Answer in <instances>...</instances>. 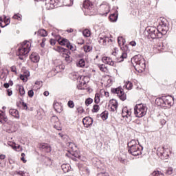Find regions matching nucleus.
Segmentation results:
<instances>
[{
	"label": "nucleus",
	"instance_id": "nucleus-1",
	"mask_svg": "<svg viewBox=\"0 0 176 176\" xmlns=\"http://www.w3.org/2000/svg\"><path fill=\"white\" fill-rule=\"evenodd\" d=\"M128 148L129 153L133 156H140L142 153V149H144V147L135 140H132L128 142Z\"/></svg>",
	"mask_w": 176,
	"mask_h": 176
},
{
	"label": "nucleus",
	"instance_id": "nucleus-2",
	"mask_svg": "<svg viewBox=\"0 0 176 176\" xmlns=\"http://www.w3.org/2000/svg\"><path fill=\"white\" fill-rule=\"evenodd\" d=\"M131 62L133 67H134L135 71H138V72H143V71H145V68H146L145 59H144L141 55L135 56L131 58Z\"/></svg>",
	"mask_w": 176,
	"mask_h": 176
},
{
	"label": "nucleus",
	"instance_id": "nucleus-3",
	"mask_svg": "<svg viewBox=\"0 0 176 176\" xmlns=\"http://www.w3.org/2000/svg\"><path fill=\"white\" fill-rule=\"evenodd\" d=\"M31 50V44L30 41H25L21 44V47H19L17 52L16 56H19L20 60H24V56H27L28 54L30 53Z\"/></svg>",
	"mask_w": 176,
	"mask_h": 176
},
{
	"label": "nucleus",
	"instance_id": "nucleus-4",
	"mask_svg": "<svg viewBox=\"0 0 176 176\" xmlns=\"http://www.w3.org/2000/svg\"><path fill=\"white\" fill-rule=\"evenodd\" d=\"M146 105L144 104H136L134 107V113L136 118H142L146 115Z\"/></svg>",
	"mask_w": 176,
	"mask_h": 176
},
{
	"label": "nucleus",
	"instance_id": "nucleus-5",
	"mask_svg": "<svg viewBox=\"0 0 176 176\" xmlns=\"http://www.w3.org/2000/svg\"><path fill=\"white\" fill-rule=\"evenodd\" d=\"M147 32L148 34V38H151V39H160L163 37V34H162L158 28L151 27L148 29Z\"/></svg>",
	"mask_w": 176,
	"mask_h": 176
},
{
	"label": "nucleus",
	"instance_id": "nucleus-6",
	"mask_svg": "<svg viewBox=\"0 0 176 176\" xmlns=\"http://www.w3.org/2000/svg\"><path fill=\"white\" fill-rule=\"evenodd\" d=\"M82 10L87 14L93 15L94 14V6L93 3L89 0H85L82 3Z\"/></svg>",
	"mask_w": 176,
	"mask_h": 176
},
{
	"label": "nucleus",
	"instance_id": "nucleus-7",
	"mask_svg": "<svg viewBox=\"0 0 176 176\" xmlns=\"http://www.w3.org/2000/svg\"><path fill=\"white\" fill-rule=\"evenodd\" d=\"M111 92L114 94H118L120 100H122V101H124L127 98L126 95L123 91V89L120 87L111 89Z\"/></svg>",
	"mask_w": 176,
	"mask_h": 176
},
{
	"label": "nucleus",
	"instance_id": "nucleus-8",
	"mask_svg": "<svg viewBox=\"0 0 176 176\" xmlns=\"http://www.w3.org/2000/svg\"><path fill=\"white\" fill-rule=\"evenodd\" d=\"M159 31L161 32L162 36L163 35H166L167 34V31H168V26L167 25V21H162L160 25L157 26Z\"/></svg>",
	"mask_w": 176,
	"mask_h": 176
},
{
	"label": "nucleus",
	"instance_id": "nucleus-9",
	"mask_svg": "<svg viewBox=\"0 0 176 176\" xmlns=\"http://www.w3.org/2000/svg\"><path fill=\"white\" fill-rule=\"evenodd\" d=\"M47 6H49V9H54V8H58L61 6V0H45Z\"/></svg>",
	"mask_w": 176,
	"mask_h": 176
},
{
	"label": "nucleus",
	"instance_id": "nucleus-10",
	"mask_svg": "<svg viewBox=\"0 0 176 176\" xmlns=\"http://www.w3.org/2000/svg\"><path fill=\"white\" fill-rule=\"evenodd\" d=\"M54 50H56V52H59V53H63V57H64V58H65V60L67 58H69V57H71L69 56V54H71V52H69V50L65 49V48H63L61 47H58L57 49H54Z\"/></svg>",
	"mask_w": 176,
	"mask_h": 176
},
{
	"label": "nucleus",
	"instance_id": "nucleus-11",
	"mask_svg": "<svg viewBox=\"0 0 176 176\" xmlns=\"http://www.w3.org/2000/svg\"><path fill=\"white\" fill-rule=\"evenodd\" d=\"M168 105V107H172L174 105V98L171 96L164 97V106Z\"/></svg>",
	"mask_w": 176,
	"mask_h": 176
},
{
	"label": "nucleus",
	"instance_id": "nucleus-12",
	"mask_svg": "<svg viewBox=\"0 0 176 176\" xmlns=\"http://www.w3.org/2000/svg\"><path fill=\"white\" fill-rule=\"evenodd\" d=\"M109 108L111 112H115L118 110V100L113 99L110 100Z\"/></svg>",
	"mask_w": 176,
	"mask_h": 176
},
{
	"label": "nucleus",
	"instance_id": "nucleus-13",
	"mask_svg": "<svg viewBox=\"0 0 176 176\" xmlns=\"http://www.w3.org/2000/svg\"><path fill=\"white\" fill-rule=\"evenodd\" d=\"M94 120H93L91 117H85L82 119V123L85 127H90V126H93V123Z\"/></svg>",
	"mask_w": 176,
	"mask_h": 176
},
{
	"label": "nucleus",
	"instance_id": "nucleus-14",
	"mask_svg": "<svg viewBox=\"0 0 176 176\" xmlns=\"http://www.w3.org/2000/svg\"><path fill=\"white\" fill-rule=\"evenodd\" d=\"M40 149L44 151L47 153H50L52 152V146L47 143H42L39 144Z\"/></svg>",
	"mask_w": 176,
	"mask_h": 176
},
{
	"label": "nucleus",
	"instance_id": "nucleus-15",
	"mask_svg": "<svg viewBox=\"0 0 176 176\" xmlns=\"http://www.w3.org/2000/svg\"><path fill=\"white\" fill-rule=\"evenodd\" d=\"M58 43L60 45L62 46H67L68 49H70V50H72L73 47L72 45H71V43L67 39V38H62L60 40H58Z\"/></svg>",
	"mask_w": 176,
	"mask_h": 176
},
{
	"label": "nucleus",
	"instance_id": "nucleus-16",
	"mask_svg": "<svg viewBox=\"0 0 176 176\" xmlns=\"http://www.w3.org/2000/svg\"><path fill=\"white\" fill-rule=\"evenodd\" d=\"M122 116L123 118H129V120H131V111L127 109V107H124L122 109Z\"/></svg>",
	"mask_w": 176,
	"mask_h": 176
},
{
	"label": "nucleus",
	"instance_id": "nucleus-17",
	"mask_svg": "<svg viewBox=\"0 0 176 176\" xmlns=\"http://www.w3.org/2000/svg\"><path fill=\"white\" fill-rule=\"evenodd\" d=\"M102 63L104 64H107L108 65H111V67H113L115 65V62L112 60V58L108 57V56H103L102 58Z\"/></svg>",
	"mask_w": 176,
	"mask_h": 176
},
{
	"label": "nucleus",
	"instance_id": "nucleus-18",
	"mask_svg": "<svg viewBox=\"0 0 176 176\" xmlns=\"http://www.w3.org/2000/svg\"><path fill=\"white\" fill-rule=\"evenodd\" d=\"M9 113L12 116H14L16 119H20V114H19V111L16 109H10L9 110Z\"/></svg>",
	"mask_w": 176,
	"mask_h": 176
},
{
	"label": "nucleus",
	"instance_id": "nucleus-19",
	"mask_svg": "<svg viewBox=\"0 0 176 176\" xmlns=\"http://www.w3.org/2000/svg\"><path fill=\"white\" fill-rule=\"evenodd\" d=\"M6 122H8V116H6V114L3 111H0V123L5 124Z\"/></svg>",
	"mask_w": 176,
	"mask_h": 176
},
{
	"label": "nucleus",
	"instance_id": "nucleus-20",
	"mask_svg": "<svg viewBox=\"0 0 176 176\" xmlns=\"http://www.w3.org/2000/svg\"><path fill=\"white\" fill-rule=\"evenodd\" d=\"M66 156H69V157H70V159H72V160H74V162H77L78 159H79V157H80V155H79V154H78V153H71L70 154H66Z\"/></svg>",
	"mask_w": 176,
	"mask_h": 176
},
{
	"label": "nucleus",
	"instance_id": "nucleus-21",
	"mask_svg": "<svg viewBox=\"0 0 176 176\" xmlns=\"http://www.w3.org/2000/svg\"><path fill=\"white\" fill-rule=\"evenodd\" d=\"M107 42H109V38L107 36L99 37V43H100L101 45H107Z\"/></svg>",
	"mask_w": 176,
	"mask_h": 176
},
{
	"label": "nucleus",
	"instance_id": "nucleus-22",
	"mask_svg": "<svg viewBox=\"0 0 176 176\" xmlns=\"http://www.w3.org/2000/svg\"><path fill=\"white\" fill-rule=\"evenodd\" d=\"M155 104L160 107H164V97L157 98L155 100Z\"/></svg>",
	"mask_w": 176,
	"mask_h": 176
},
{
	"label": "nucleus",
	"instance_id": "nucleus-23",
	"mask_svg": "<svg viewBox=\"0 0 176 176\" xmlns=\"http://www.w3.org/2000/svg\"><path fill=\"white\" fill-rule=\"evenodd\" d=\"M77 67L79 68H85L86 65V60L85 59L81 58L78 60V62L76 63Z\"/></svg>",
	"mask_w": 176,
	"mask_h": 176
},
{
	"label": "nucleus",
	"instance_id": "nucleus-24",
	"mask_svg": "<svg viewBox=\"0 0 176 176\" xmlns=\"http://www.w3.org/2000/svg\"><path fill=\"white\" fill-rule=\"evenodd\" d=\"M30 59L33 63H38L39 61V56L36 54H32L30 56Z\"/></svg>",
	"mask_w": 176,
	"mask_h": 176
},
{
	"label": "nucleus",
	"instance_id": "nucleus-25",
	"mask_svg": "<svg viewBox=\"0 0 176 176\" xmlns=\"http://www.w3.org/2000/svg\"><path fill=\"white\" fill-rule=\"evenodd\" d=\"M109 19L111 23H115L118 21V13H113L109 16Z\"/></svg>",
	"mask_w": 176,
	"mask_h": 176
},
{
	"label": "nucleus",
	"instance_id": "nucleus-26",
	"mask_svg": "<svg viewBox=\"0 0 176 176\" xmlns=\"http://www.w3.org/2000/svg\"><path fill=\"white\" fill-rule=\"evenodd\" d=\"M162 152H160L158 153H160V156H161V159H166L168 157V155L167 154V153H166L165 150H164V147L162 148Z\"/></svg>",
	"mask_w": 176,
	"mask_h": 176
},
{
	"label": "nucleus",
	"instance_id": "nucleus-27",
	"mask_svg": "<svg viewBox=\"0 0 176 176\" xmlns=\"http://www.w3.org/2000/svg\"><path fill=\"white\" fill-rule=\"evenodd\" d=\"M37 34L39 36H47V32H46L44 29H41L38 31Z\"/></svg>",
	"mask_w": 176,
	"mask_h": 176
},
{
	"label": "nucleus",
	"instance_id": "nucleus-28",
	"mask_svg": "<svg viewBox=\"0 0 176 176\" xmlns=\"http://www.w3.org/2000/svg\"><path fill=\"white\" fill-rule=\"evenodd\" d=\"M61 168H62L63 172L68 173V171H69V168H70L69 164H63L61 166Z\"/></svg>",
	"mask_w": 176,
	"mask_h": 176
},
{
	"label": "nucleus",
	"instance_id": "nucleus-29",
	"mask_svg": "<svg viewBox=\"0 0 176 176\" xmlns=\"http://www.w3.org/2000/svg\"><path fill=\"white\" fill-rule=\"evenodd\" d=\"M65 68V66L63 65H59L55 67L56 72H61V71H63V69Z\"/></svg>",
	"mask_w": 176,
	"mask_h": 176
},
{
	"label": "nucleus",
	"instance_id": "nucleus-30",
	"mask_svg": "<svg viewBox=\"0 0 176 176\" xmlns=\"http://www.w3.org/2000/svg\"><path fill=\"white\" fill-rule=\"evenodd\" d=\"M101 6V8H104V12L103 13V14H104V16H107V14H108L109 12V11H110L109 6H107V5H102V6Z\"/></svg>",
	"mask_w": 176,
	"mask_h": 176
},
{
	"label": "nucleus",
	"instance_id": "nucleus-31",
	"mask_svg": "<svg viewBox=\"0 0 176 176\" xmlns=\"http://www.w3.org/2000/svg\"><path fill=\"white\" fill-rule=\"evenodd\" d=\"M54 109L56 112H61V106L58 104V103H54Z\"/></svg>",
	"mask_w": 176,
	"mask_h": 176
},
{
	"label": "nucleus",
	"instance_id": "nucleus-32",
	"mask_svg": "<svg viewBox=\"0 0 176 176\" xmlns=\"http://www.w3.org/2000/svg\"><path fill=\"white\" fill-rule=\"evenodd\" d=\"M82 35L86 38H89L90 36V30L88 29H85L82 31Z\"/></svg>",
	"mask_w": 176,
	"mask_h": 176
},
{
	"label": "nucleus",
	"instance_id": "nucleus-33",
	"mask_svg": "<svg viewBox=\"0 0 176 176\" xmlns=\"http://www.w3.org/2000/svg\"><path fill=\"white\" fill-rule=\"evenodd\" d=\"M98 68L102 71V72H107L108 69L105 67V65H98Z\"/></svg>",
	"mask_w": 176,
	"mask_h": 176
},
{
	"label": "nucleus",
	"instance_id": "nucleus-34",
	"mask_svg": "<svg viewBox=\"0 0 176 176\" xmlns=\"http://www.w3.org/2000/svg\"><path fill=\"white\" fill-rule=\"evenodd\" d=\"M151 176H164V174H163L162 172L154 171L152 173Z\"/></svg>",
	"mask_w": 176,
	"mask_h": 176
},
{
	"label": "nucleus",
	"instance_id": "nucleus-35",
	"mask_svg": "<svg viewBox=\"0 0 176 176\" xmlns=\"http://www.w3.org/2000/svg\"><path fill=\"white\" fill-rule=\"evenodd\" d=\"M92 49L93 48L91 47H90L89 45L84 46V52H85L86 53H89V52H91Z\"/></svg>",
	"mask_w": 176,
	"mask_h": 176
},
{
	"label": "nucleus",
	"instance_id": "nucleus-36",
	"mask_svg": "<svg viewBox=\"0 0 176 176\" xmlns=\"http://www.w3.org/2000/svg\"><path fill=\"white\" fill-rule=\"evenodd\" d=\"M126 88L128 90H131V89H133V83H131L130 81H129L128 82H126V84L125 85Z\"/></svg>",
	"mask_w": 176,
	"mask_h": 176
},
{
	"label": "nucleus",
	"instance_id": "nucleus-37",
	"mask_svg": "<svg viewBox=\"0 0 176 176\" xmlns=\"http://www.w3.org/2000/svg\"><path fill=\"white\" fill-rule=\"evenodd\" d=\"M118 45H124V42H126V41L123 38V37H118Z\"/></svg>",
	"mask_w": 176,
	"mask_h": 176
},
{
	"label": "nucleus",
	"instance_id": "nucleus-38",
	"mask_svg": "<svg viewBox=\"0 0 176 176\" xmlns=\"http://www.w3.org/2000/svg\"><path fill=\"white\" fill-rule=\"evenodd\" d=\"M101 118H102V120H107V119H108V113H107L105 111L102 113Z\"/></svg>",
	"mask_w": 176,
	"mask_h": 176
},
{
	"label": "nucleus",
	"instance_id": "nucleus-39",
	"mask_svg": "<svg viewBox=\"0 0 176 176\" xmlns=\"http://www.w3.org/2000/svg\"><path fill=\"white\" fill-rule=\"evenodd\" d=\"M100 111V106L98 104H94L93 107L92 112H98Z\"/></svg>",
	"mask_w": 176,
	"mask_h": 176
},
{
	"label": "nucleus",
	"instance_id": "nucleus-40",
	"mask_svg": "<svg viewBox=\"0 0 176 176\" xmlns=\"http://www.w3.org/2000/svg\"><path fill=\"white\" fill-rule=\"evenodd\" d=\"M19 93L21 96H24L25 94V91L24 90V87L20 86L19 87Z\"/></svg>",
	"mask_w": 176,
	"mask_h": 176
},
{
	"label": "nucleus",
	"instance_id": "nucleus-41",
	"mask_svg": "<svg viewBox=\"0 0 176 176\" xmlns=\"http://www.w3.org/2000/svg\"><path fill=\"white\" fill-rule=\"evenodd\" d=\"M100 102V94H96L95 95V103L98 104Z\"/></svg>",
	"mask_w": 176,
	"mask_h": 176
},
{
	"label": "nucleus",
	"instance_id": "nucleus-42",
	"mask_svg": "<svg viewBox=\"0 0 176 176\" xmlns=\"http://www.w3.org/2000/svg\"><path fill=\"white\" fill-rule=\"evenodd\" d=\"M4 23L6 25H9L10 24V19L7 18L6 16L4 15Z\"/></svg>",
	"mask_w": 176,
	"mask_h": 176
},
{
	"label": "nucleus",
	"instance_id": "nucleus-43",
	"mask_svg": "<svg viewBox=\"0 0 176 176\" xmlns=\"http://www.w3.org/2000/svg\"><path fill=\"white\" fill-rule=\"evenodd\" d=\"M92 102H93V100L89 98L85 100V105H87V107H89V105H90V104H91Z\"/></svg>",
	"mask_w": 176,
	"mask_h": 176
},
{
	"label": "nucleus",
	"instance_id": "nucleus-44",
	"mask_svg": "<svg viewBox=\"0 0 176 176\" xmlns=\"http://www.w3.org/2000/svg\"><path fill=\"white\" fill-rule=\"evenodd\" d=\"M54 120L56 121V123L57 124H58L60 122H58V118H57V116H53L51 118V122H52V123H54Z\"/></svg>",
	"mask_w": 176,
	"mask_h": 176
},
{
	"label": "nucleus",
	"instance_id": "nucleus-45",
	"mask_svg": "<svg viewBox=\"0 0 176 176\" xmlns=\"http://www.w3.org/2000/svg\"><path fill=\"white\" fill-rule=\"evenodd\" d=\"M173 168L172 167H169L166 170V174H167V175H171V174H173Z\"/></svg>",
	"mask_w": 176,
	"mask_h": 176
},
{
	"label": "nucleus",
	"instance_id": "nucleus-46",
	"mask_svg": "<svg viewBox=\"0 0 176 176\" xmlns=\"http://www.w3.org/2000/svg\"><path fill=\"white\" fill-rule=\"evenodd\" d=\"M67 105L69 108H74L75 107V103H74V101L69 100L67 103Z\"/></svg>",
	"mask_w": 176,
	"mask_h": 176
},
{
	"label": "nucleus",
	"instance_id": "nucleus-47",
	"mask_svg": "<svg viewBox=\"0 0 176 176\" xmlns=\"http://www.w3.org/2000/svg\"><path fill=\"white\" fill-rule=\"evenodd\" d=\"M120 58H121V60L120 61H123V60H124V58H127V53L122 52V55L120 56Z\"/></svg>",
	"mask_w": 176,
	"mask_h": 176
},
{
	"label": "nucleus",
	"instance_id": "nucleus-48",
	"mask_svg": "<svg viewBox=\"0 0 176 176\" xmlns=\"http://www.w3.org/2000/svg\"><path fill=\"white\" fill-rule=\"evenodd\" d=\"M20 79L21 80H23V82H27V80H28V77H27L26 75H25V76L24 75H21Z\"/></svg>",
	"mask_w": 176,
	"mask_h": 176
},
{
	"label": "nucleus",
	"instance_id": "nucleus-49",
	"mask_svg": "<svg viewBox=\"0 0 176 176\" xmlns=\"http://www.w3.org/2000/svg\"><path fill=\"white\" fill-rule=\"evenodd\" d=\"M12 19H14V20H18L19 21H21V16H20L19 14H14L12 16Z\"/></svg>",
	"mask_w": 176,
	"mask_h": 176
},
{
	"label": "nucleus",
	"instance_id": "nucleus-50",
	"mask_svg": "<svg viewBox=\"0 0 176 176\" xmlns=\"http://www.w3.org/2000/svg\"><path fill=\"white\" fill-rule=\"evenodd\" d=\"M28 94L30 98H32L34 97V90L30 89L28 91Z\"/></svg>",
	"mask_w": 176,
	"mask_h": 176
},
{
	"label": "nucleus",
	"instance_id": "nucleus-51",
	"mask_svg": "<svg viewBox=\"0 0 176 176\" xmlns=\"http://www.w3.org/2000/svg\"><path fill=\"white\" fill-rule=\"evenodd\" d=\"M97 176H109V174L107 172H101L99 173Z\"/></svg>",
	"mask_w": 176,
	"mask_h": 176
},
{
	"label": "nucleus",
	"instance_id": "nucleus-52",
	"mask_svg": "<svg viewBox=\"0 0 176 176\" xmlns=\"http://www.w3.org/2000/svg\"><path fill=\"white\" fill-rule=\"evenodd\" d=\"M77 112H78V113H83V112H85V109H83V107H78Z\"/></svg>",
	"mask_w": 176,
	"mask_h": 176
},
{
	"label": "nucleus",
	"instance_id": "nucleus-53",
	"mask_svg": "<svg viewBox=\"0 0 176 176\" xmlns=\"http://www.w3.org/2000/svg\"><path fill=\"white\" fill-rule=\"evenodd\" d=\"M56 42L57 41L53 38H51L50 40V45H52V46H54V45H56Z\"/></svg>",
	"mask_w": 176,
	"mask_h": 176
},
{
	"label": "nucleus",
	"instance_id": "nucleus-54",
	"mask_svg": "<svg viewBox=\"0 0 176 176\" xmlns=\"http://www.w3.org/2000/svg\"><path fill=\"white\" fill-rule=\"evenodd\" d=\"M11 71L12 72H14L15 74H17V69L16 68V66L11 67Z\"/></svg>",
	"mask_w": 176,
	"mask_h": 176
},
{
	"label": "nucleus",
	"instance_id": "nucleus-55",
	"mask_svg": "<svg viewBox=\"0 0 176 176\" xmlns=\"http://www.w3.org/2000/svg\"><path fill=\"white\" fill-rule=\"evenodd\" d=\"M16 174H17L18 175H21V176H24V174H25V172H23V171H16L15 172Z\"/></svg>",
	"mask_w": 176,
	"mask_h": 176
},
{
	"label": "nucleus",
	"instance_id": "nucleus-56",
	"mask_svg": "<svg viewBox=\"0 0 176 176\" xmlns=\"http://www.w3.org/2000/svg\"><path fill=\"white\" fill-rule=\"evenodd\" d=\"M65 60L67 61V63L68 64L72 63V58H71V56H69V58H67L65 59Z\"/></svg>",
	"mask_w": 176,
	"mask_h": 176
},
{
	"label": "nucleus",
	"instance_id": "nucleus-57",
	"mask_svg": "<svg viewBox=\"0 0 176 176\" xmlns=\"http://www.w3.org/2000/svg\"><path fill=\"white\" fill-rule=\"evenodd\" d=\"M58 135L60 137V138H61L62 140H65V137H67L65 135H64V134H63V133H58Z\"/></svg>",
	"mask_w": 176,
	"mask_h": 176
},
{
	"label": "nucleus",
	"instance_id": "nucleus-58",
	"mask_svg": "<svg viewBox=\"0 0 176 176\" xmlns=\"http://www.w3.org/2000/svg\"><path fill=\"white\" fill-rule=\"evenodd\" d=\"M54 127L58 130V131H60V130H61V126H57V124H54Z\"/></svg>",
	"mask_w": 176,
	"mask_h": 176
},
{
	"label": "nucleus",
	"instance_id": "nucleus-59",
	"mask_svg": "<svg viewBox=\"0 0 176 176\" xmlns=\"http://www.w3.org/2000/svg\"><path fill=\"white\" fill-rule=\"evenodd\" d=\"M22 106L23 107L24 109H28V107H27V103L23 102Z\"/></svg>",
	"mask_w": 176,
	"mask_h": 176
},
{
	"label": "nucleus",
	"instance_id": "nucleus-60",
	"mask_svg": "<svg viewBox=\"0 0 176 176\" xmlns=\"http://www.w3.org/2000/svg\"><path fill=\"white\" fill-rule=\"evenodd\" d=\"M13 94L12 89H8V96H10Z\"/></svg>",
	"mask_w": 176,
	"mask_h": 176
},
{
	"label": "nucleus",
	"instance_id": "nucleus-61",
	"mask_svg": "<svg viewBox=\"0 0 176 176\" xmlns=\"http://www.w3.org/2000/svg\"><path fill=\"white\" fill-rule=\"evenodd\" d=\"M6 158V155H3V154H1L0 155V160H4V159Z\"/></svg>",
	"mask_w": 176,
	"mask_h": 176
},
{
	"label": "nucleus",
	"instance_id": "nucleus-62",
	"mask_svg": "<svg viewBox=\"0 0 176 176\" xmlns=\"http://www.w3.org/2000/svg\"><path fill=\"white\" fill-rule=\"evenodd\" d=\"M130 45L131 46H135L137 45V43H135V41H131L130 42Z\"/></svg>",
	"mask_w": 176,
	"mask_h": 176
},
{
	"label": "nucleus",
	"instance_id": "nucleus-63",
	"mask_svg": "<svg viewBox=\"0 0 176 176\" xmlns=\"http://www.w3.org/2000/svg\"><path fill=\"white\" fill-rule=\"evenodd\" d=\"M3 86H4V87H5L6 89H8L10 85H9V83H4Z\"/></svg>",
	"mask_w": 176,
	"mask_h": 176
},
{
	"label": "nucleus",
	"instance_id": "nucleus-64",
	"mask_svg": "<svg viewBox=\"0 0 176 176\" xmlns=\"http://www.w3.org/2000/svg\"><path fill=\"white\" fill-rule=\"evenodd\" d=\"M166 120H164V119H163V120H161V124H162V125H164V124H166Z\"/></svg>",
	"mask_w": 176,
	"mask_h": 176
}]
</instances>
